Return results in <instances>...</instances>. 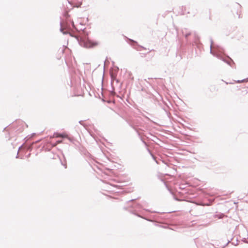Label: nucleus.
<instances>
[{
    "mask_svg": "<svg viewBox=\"0 0 248 248\" xmlns=\"http://www.w3.org/2000/svg\"><path fill=\"white\" fill-rule=\"evenodd\" d=\"M98 43L97 42H92L91 41H89L88 44H87V47H93L94 46H96L98 45Z\"/></svg>",
    "mask_w": 248,
    "mask_h": 248,
    "instance_id": "obj_1",
    "label": "nucleus"
},
{
    "mask_svg": "<svg viewBox=\"0 0 248 248\" xmlns=\"http://www.w3.org/2000/svg\"><path fill=\"white\" fill-rule=\"evenodd\" d=\"M54 137H65V135H61V134H55V135H54Z\"/></svg>",
    "mask_w": 248,
    "mask_h": 248,
    "instance_id": "obj_2",
    "label": "nucleus"
},
{
    "mask_svg": "<svg viewBox=\"0 0 248 248\" xmlns=\"http://www.w3.org/2000/svg\"><path fill=\"white\" fill-rule=\"evenodd\" d=\"M248 78H247V79H243L241 81H238L237 82L238 83H241V82H248Z\"/></svg>",
    "mask_w": 248,
    "mask_h": 248,
    "instance_id": "obj_3",
    "label": "nucleus"
},
{
    "mask_svg": "<svg viewBox=\"0 0 248 248\" xmlns=\"http://www.w3.org/2000/svg\"><path fill=\"white\" fill-rule=\"evenodd\" d=\"M62 142V141H57V144H58V143H60Z\"/></svg>",
    "mask_w": 248,
    "mask_h": 248,
    "instance_id": "obj_4",
    "label": "nucleus"
}]
</instances>
